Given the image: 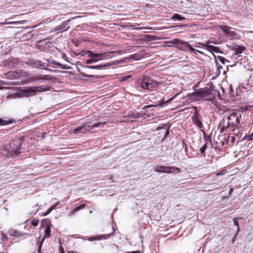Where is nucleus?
I'll use <instances>...</instances> for the list:
<instances>
[{"instance_id":"obj_5","label":"nucleus","mask_w":253,"mask_h":253,"mask_svg":"<svg viewBox=\"0 0 253 253\" xmlns=\"http://www.w3.org/2000/svg\"><path fill=\"white\" fill-rule=\"evenodd\" d=\"M207 95V93L204 90H200L192 93L191 95V97L197 100L199 98L204 97Z\"/></svg>"},{"instance_id":"obj_49","label":"nucleus","mask_w":253,"mask_h":253,"mask_svg":"<svg viewBox=\"0 0 253 253\" xmlns=\"http://www.w3.org/2000/svg\"><path fill=\"white\" fill-rule=\"evenodd\" d=\"M172 99V98H170V99H169L168 100H167L166 102H169V101H170Z\"/></svg>"},{"instance_id":"obj_27","label":"nucleus","mask_w":253,"mask_h":253,"mask_svg":"<svg viewBox=\"0 0 253 253\" xmlns=\"http://www.w3.org/2000/svg\"><path fill=\"white\" fill-rule=\"evenodd\" d=\"M81 74L82 75V77H84V78H93L95 79L98 78V76H97L86 75L82 72L81 73Z\"/></svg>"},{"instance_id":"obj_50","label":"nucleus","mask_w":253,"mask_h":253,"mask_svg":"<svg viewBox=\"0 0 253 253\" xmlns=\"http://www.w3.org/2000/svg\"><path fill=\"white\" fill-rule=\"evenodd\" d=\"M63 58H64L65 60H66L67 57H66L65 55H64Z\"/></svg>"},{"instance_id":"obj_51","label":"nucleus","mask_w":253,"mask_h":253,"mask_svg":"<svg viewBox=\"0 0 253 253\" xmlns=\"http://www.w3.org/2000/svg\"><path fill=\"white\" fill-rule=\"evenodd\" d=\"M164 103V102H162V103H161L159 105H160V106H162V105H163V104Z\"/></svg>"},{"instance_id":"obj_6","label":"nucleus","mask_w":253,"mask_h":253,"mask_svg":"<svg viewBox=\"0 0 253 253\" xmlns=\"http://www.w3.org/2000/svg\"><path fill=\"white\" fill-rule=\"evenodd\" d=\"M177 47L181 50H187L189 47H191V45L188 42L182 41L180 43L177 45Z\"/></svg>"},{"instance_id":"obj_18","label":"nucleus","mask_w":253,"mask_h":253,"mask_svg":"<svg viewBox=\"0 0 253 253\" xmlns=\"http://www.w3.org/2000/svg\"><path fill=\"white\" fill-rule=\"evenodd\" d=\"M219 28L224 32L226 34H227L228 30L230 29V27L227 25H221L219 26Z\"/></svg>"},{"instance_id":"obj_52","label":"nucleus","mask_w":253,"mask_h":253,"mask_svg":"<svg viewBox=\"0 0 253 253\" xmlns=\"http://www.w3.org/2000/svg\"><path fill=\"white\" fill-rule=\"evenodd\" d=\"M68 253H76L73 251H70Z\"/></svg>"},{"instance_id":"obj_22","label":"nucleus","mask_w":253,"mask_h":253,"mask_svg":"<svg viewBox=\"0 0 253 253\" xmlns=\"http://www.w3.org/2000/svg\"><path fill=\"white\" fill-rule=\"evenodd\" d=\"M149 84H151V85H150V87L151 88V90L153 89V88L157 87L158 85V83L156 82L149 80L148 81Z\"/></svg>"},{"instance_id":"obj_12","label":"nucleus","mask_w":253,"mask_h":253,"mask_svg":"<svg viewBox=\"0 0 253 253\" xmlns=\"http://www.w3.org/2000/svg\"><path fill=\"white\" fill-rule=\"evenodd\" d=\"M142 116L141 115H140V113H130L128 115V117L129 118V119H130V121H132V119H138L140 117H141Z\"/></svg>"},{"instance_id":"obj_30","label":"nucleus","mask_w":253,"mask_h":253,"mask_svg":"<svg viewBox=\"0 0 253 253\" xmlns=\"http://www.w3.org/2000/svg\"><path fill=\"white\" fill-rule=\"evenodd\" d=\"M189 49H190V50L191 51H192L193 52L195 53L196 54L198 52V53H202V52L194 48L193 47H192V46L191 45V47H189Z\"/></svg>"},{"instance_id":"obj_47","label":"nucleus","mask_w":253,"mask_h":253,"mask_svg":"<svg viewBox=\"0 0 253 253\" xmlns=\"http://www.w3.org/2000/svg\"><path fill=\"white\" fill-rule=\"evenodd\" d=\"M15 233H16V236H22L23 235V234H18L17 232H16Z\"/></svg>"},{"instance_id":"obj_24","label":"nucleus","mask_w":253,"mask_h":253,"mask_svg":"<svg viewBox=\"0 0 253 253\" xmlns=\"http://www.w3.org/2000/svg\"><path fill=\"white\" fill-rule=\"evenodd\" d=\"M50 235V228L49 226L46 227L45 229V236L44 238L49 237Z\"/></svg>"},{"instance_id":"obj_25","label":"nucleus","mask_w":253,"mask_h":253,"mask_svg":"<svg viewBox=\"0 0 253 253\" xmlns=\"http://www.w3.org/2000/svg\"><path fill=\"white\" fill-rule=\"evenodd\" d=\"M99 59H98V58H90V59H87L85 61V63L86 64H91V63L92 62H97L99 60Z\"/></svg>"},{"instance_id":"obj_3","label":"nucleus","mask_w":253,"mask_h":253,"mask_svg":"<svg viewBox=\"0 0 253 253\" xmlns=\"http://www.w3.org/2000/svg\"><path fill=\"white\" fill-rule=\"evenodd\" d=\"M194 109L195 112L192 118L193 124L196 125L198 128H202L203 127V124L199 118L197 108L195 107Z\"/></svg>"},{"instance_id":"obj_23","label":"nucleus","mask_w":253,"mask_h":253,"mask_svg":"<svg viewBox=\"0 0 253 253\" xmlns=\"http://www.w3.org/2000/svg\"><path fill=\"white\" fill-rule=\"evenodd\" d=\"M58 205V203L56 204L52 205L51 206L47 211L44 213V215H47L48 214H49L53 209H54L56 207V206Z\"/></svg>"},{"instance_id":"obj_40","label":"nucleus","mask_w":253,"mask_h":253,"mask_svg":"<svg viewBox=\"0 0 253 253\" xmlns=\"http://www.w3.org/2000/svg\"><path fill=\"white\" fill-rule=\"evenodd\" d=\"M219 60H220V62H221L222 63H224V58L222 57H220V56H218V57Z\"/></svg>"},{"instance_id":"obj_15","label":"nucleus","mask_w":253,"mask_h":253,"mask_svg":"<svg viewBox=\"0 0 253 253\" xmlns=\"http://www.w3.org/2000/svg\"><path fill=\"white\" fill-rule=\"evenodd\" d=\"M22 140H20L19 143H17V145H21L22 144ZM20 147L19 145H17V147L16 148H13L11 150V152H13L14 154H16V155H18L20 153Z\"/></svg>"},{"instance_id":"obj_46","label":"nucleus","mask_w":253,"mask_h":253,"mask_svg":"<svg viewBox=\"0 0 253 253\" xmlns=\"http://www.w3.org/2000/svg\"><path fill=\"white\" fill-rule=\"evenodd\" d=\"M128 253H140V251H134V252H129Z\"/></svg>"},{"instance_id":"obj_48","label":"nucleus","mask_w":253,"mask_h":253,"mask_svg":"<svg viewBox=\"0 0 253 253\" xmlns=\"http://www.w3.org/2000/svg\"><path fill=\"white\" fill-rule=\"evenodd\" d=\"M253 136V133L252 134L251 136H249L250 137V139H252V140H253V138H252V137Z\"/></svg>"},{"instance_id":"obj_1","label":"nucleus","mask_w":253,"mask_h":253,"mask_svg":"<svg viewBox=\"0 0 253 253\" xmlns=\"http://www.w3.org/2000/svg\"><path fill=\"white\" fill-rule=\"evenodd\" d=\"M38 89H42L43 90H45V88L43 87V86H39V87H31L26 89H24L23 91V94L27 97L32 96L35 95L38 92H40L41 91Z\"/></svg>"},{"instance_id":"obj_4","label":"nucleus","mask_w":253,"mask_h":253,"mask_svg":"<svg viewBox=\"0 0 253 253\" xmlns=\"http://www.w3.org/2000/svg\"><path fill=\"white\" fill-rule=\"evenodd\" d=\"M172 169L173 168L171 167L158 166L154 169V170L159 172L171 173L172 172Z\"/></svg>"},{"instance_id":"obj_41","label":"nucleus","mask_w":253,"mask_h":253,"mask_svg":"<svg viewBox=\"0 0 253 253\" xmlns=\"http://www.w3.org/2000/svg\"><path fill=\"white\" fill-rule=\"evenodd\" d=\"M151 29L150 28H145V27H139V28H137L136 29Z\"/></svg>"},{"instance_id":"obj_8","label":"nucleus","mask_w":253,"mask_h":253,"mask_svg":"<svg viewBox=\"0 0 253 253\" xmlns=\"http://www.w3.org/2000/svg\"><path fill=\"white\" fill-rule=\"evenodd\" d=\"M85 126H88L87 124H85L84 126H82L76 128V129H74V133L77 134H78L80 131L84 133H85L87 131V130L84 129V127H85Z\"/></svg>"},{"instance_id":"obj_2","label":"nucleus","mask_w":253,"mask_h":253,"mask_svg":"<svg viewBox=\"0 0 253 253\" xmlns=\"http://www.w3.org/2000/svg\"><path fill=\"white\" fill-rule=\"evenodd\" d=\"M241 115H238L235 112H232L231 114L227 117L228 120V124L234 126H236L239 125L240 120L239 117Z\"/></svg>"},{"instance_id":"obj_10","label":"nucleus","mask_w":253,"mask_h":253,"mask_svg":"<svg viewBox=\"0 0 253 253\" xmlns=\"http://www.w3.org/2000/svg\"><path fill=\"white\" fill-rule=\"evenodd\" d=\"M51 63L53 64L56 65L59 67H60L61 69H70L71 67L68 65H63L59 62H57L55 61H52L51 62Z\"/></svg>"},{"instance_id":"obj_36","label":"nucleus","mask_w":253,"mask_h":253,"mask_svg":"<svg viewBox=\"0 0 253 253\" xmlns=\"http://www.w3.org/2000/svg\"><path fill=\"white\" fill-rule=\"evenodd\" d=\"M130 77H131V76H124V77H123L120 80H121V81L123 82V81H125L127 79H129Z\"/></svg>"},{"instance_id":"obj_32","label":"nucleus","mask_w":253,"mask_h":253,"mask_svg":"<svg viewBox=\"0 0 253 253\" xmlns=\"http://www.w3.org/2000/svg\"><path fill=\"white\" fill-rule=\"evenodd\" d=\"M84 207H85V204L82 205L77 207L76 208H75L74 209V211H78L80 210L84 209Z\"/></svg>"},{"instance_id":"obj_20","label":"nucleus","mask_w":253,"mask_h":253,"mask_svg":"<svg viewBox=\"0 0 253 253\" xmlns=\"http://www.w3.org/2000/svg\"><path fill=\"white\" fill-rule=\"evenodd\" d=\"M33 64L35 65V66L36 68L44 67L43 64H42V63L39 60L34 61L33 62Z\"/></svg>"},{"instance_id":"obj_38","label":"nucleus","mask_w":253,"mask_h":253,"mask_svg":"<svg viewBox=\"0 0 253 253\" xmlns=\"http://www.w3.org/2000/svg\"><path fill=\"white\" fill-rule=\"evenodd\" d=\"M225 173V170H222L219 172H218L216 174V176H219L220 175H223Z\"/></svg>"},{"instance_id":"obj_43","label":"nucleus","mask_w":253,"mask_h":253,"mask_svg":"<svg viewBox=\"0 0 253 253\" xmlns=\"http://www.w3.org/2000/svg\"><path fill=\"white\" fill-rule=\"evenodd\" d=\"M173 169H172H172H176L177 171L178 172H180V169L178 168H175V167H172Z\"/></svg>"},{"instance_id":"obj_11","label":"nucleus","mask_w":253,"mask_h":253,"mask_svg":"<svg viewBox=\"0 0 253 253\" xmlns=\"http://www.w3.org/2000/svg\"><path fill=\"white\" fill-rule=\"evenodd\" d=\"M150 85L151 84H149L148 81H146L145 80H143L141 83V87L144 89L151 90Z\"/></svg>"},{"instance_id":"obj_26","label":"nucleus","mask_w":253,"mask_h":253,"mask_svg":"<svg viewBox=\"0 0 253 253\" xmlns=\"http://www.w3.org/2000/svg\"><path fill=\"white\" fill-rule=\"evenodd\" d=\"M181 41H182L179 40V39H172L171 41H170L169 42L171 43H172V44H177L178 45L179 44V43H180Z\"/></svg>"},{"instance_id":"obj_45","label":"nucleus","mask_w":253,"mask_h":253,"mask_svg":"<svg viewBox=\"0 0 253 253\" xmlns=\"http://www.w3.org/2000/svg\"><path fill=\"white\" fill-rule=\"evenodd\" d=\"M236 238V236H234L232 240V243H234V241L235 240Z\"/></svg>"},{"instance_id":"obj_34","label":"nucleus","mask_w":253,"mask_h":253,"mask_svg":"<svg viewBox=\"0 0 253 253\" xmlns=\"http://www.w3.org/2000/svg\"><path fill=\"white\" fill-rule=\"evenodd\" d=\"M233 222H234V224L237 226V228H239V223H238V222L237 221V217H235L233 218Z\"/></svg>"},{"instance_id":"obj_17","label":"nucleus","mask_w":253,"mask_h":253,"mask_svg":"<svg viewBox=\"0 0 253 253\" xmlns=\"http://www.w3.org/2000/svg\"><path fill=\"white\" fill-rule=\"evenodd\" d=\"M245 49V48L244 47L240 46H237L234 48L236 54H241Z\"/></svg>"},{"instance_id":"obj_9","label":"nucleus","mask_w":253,"mask_h":253,"mask_svg":"<svg viewBox=\"0 0 253 253\" xmlns=\"http://www.w3.org/2000/svg\"><path fill=\"white\" fill-rule=\"evenodd\" d=\"M112 233L111 234H107V235H102L101 236H99V237H89L87 240L88 241H93L94 240H100V239H107L109 237H110L111 236V235H112Z\"/></svg>"},{"instance_id":"obj_53","label":"nucleus","mask_w":253,"mask_h":253,"mask_svg":"<svg viewBox=\"0 0 253 253\" xmlns=\"http://www.w3.org/2000/svg\"><path fill=\"white\" fill-rule=\"evenodd\" d=\"M45 60H46L47 62H49V59H45Z\"/></svg>"},{"instance_id":"obj_28","label":"nucleus","mask_w":253,"mask_h":253,"mask_svg":"<svg viewBox=\"0 0 253 253\" xmlns=\"http://www.w3.org/2000/svg\"><path fill=\"white\" fill-rule=\"evenodd\" d=\"M67 22L62 23L60 25H59V26H58L57 27V28H56L57 29L56 30H61V29H63L65 26V25L67 24Z\"/></svg>"},{"instance_id":"obj_21","label":"nucleus","mask_w":253,"mask_h":253,"mask_svg":"<svg viewBox=\"0 0 253 253\" xmlns=\"http://www.w3.org/2000/svg\"><path fill=\"white\" fill-rule=\"evenodd\" d=\"M105 123H106L105 122L98 123L94 124L91 126H89L88 124H87L88 126V127H90L91 129H93L95 127H98V126H100L101 125L105 124Z\"/></svg>"},{"instance_id":"obj_16","label":"nucleus","mask_w":253,"mask_h":253,"mask_svg":"<svg viewBox=\"0 0 253 253\" xmlns=\"http://www.w3.org/2000/svg\"><path fill=\"white\" fill-rule=\"evenodd\" d=\"M162 129L164 133H165L164 138H166L169 134V130L168 126L167 125H164L162 127H158L157 130Z\"/></svg>"},{"instance_id":"obj_39","label":"nucleus","mask_w":253,"mask_h":253,"mask_svg":"<svg viewBox=\"0 0 253 253\" xmlns=\"http://www.w3.org/2000/svg\"><path fill=\"white\" fill-rule=\"evenodd\" d=\"M14 22H5V23H0V25H7V24H14Z\"/></svg>"},{"instance_id":"obj_33","label":"nucleus","mask_w":253,"mask_h":253,"mask_svg":"<svg viewBox=\"0 0 253 253\" xmlns=\"http://www.w3.org/2000/svg\"><path fill=\"white\" fill-rule=\"evenodd\" d=\"M206 149H207V144H205L201 148H200L201 153L202 154L204 153Z\"/></svg>"},{"instance_id":"obj_7","label":"nucleus","mask_w":253,"mask_h":253,"mask_svg":"<svg viewBox=\"0 0 253 253\" xmlns=\"http://www.w3.org/2000/svg\"><path fill=\"white\" fill-rule=\"evenodd\" d=\"M110 64H106L103 65H97V66H87V65H82V68L84 69H98L101 70L103 68L110 66Z\"/></svg>"},{"instance_id":"obj_42","label":"nucleus","mask_w":253,"mask_h":253,"mask_svg":"<svg viewBox=\"0 0 253 253\" xmlns=\"http://www.w3.org/2000/svg\"><path fill=\"white\" fill-rule=\"evenodd\" d=\"M60 253H65L62 247H60Z\"/></svg>"},{"instance_id":"obj_13","label":"nucleus","mask_w":253,"mask_h":253,"mask_svg":"<svg viewBox=\"0 0 253 253\" xmlns=\"http://www.w3.org/2000/svg\"><path fill=\"white\" fill-rule=\"evenodd\" d=\"M206 46H207L208 49L210 51L215 52L216 53L220 52L219 49L216 46L209 44H207Z\"/></svg>"},{"instance_id":"obj_37","label":"nucleus","mask_w":253,"mask_h":253,"mask_svg":"<svg viewBox=\"0 0 253 253\" xmlns=\"http://www.w3.org/2000/svg\"><path fill=\"white\" fill-rule=\"evenodd\" d=\"M8 123L7 121L3 120L2 119H0V125H4L5 124H7Z\"/></svg>"},{"instance_id":"obj_31","label":"nucleus","mask_w":253,"mask_h":253,"mask_svg":"<svg viewBox=\"0 0 253 253\" xmlns=\"http://www.w3.org/2000/svg\"><path fill=\"white\" fill-rule=\"evenodd\" d=\"M229 37H233L236 35V34L233 31H230L228 30L227 34H226Z\"/></svg>"},{"instance_id":"obj_44","label":"nucleus","mask_w":253,"mask_h":253,"mask_svg":"<svg viewBox=\"0 0 253 253\" xmlns=\"http://www.w3.org/2000/svg\"><path fill=\"white\" fill-rule=\"evenodd\" d=\"M239 232V228H237V231L236 232V234H235V236H237Z\"/></svg>"},{"instance_id":"obj_54","label":"nucleus","mask_w":253,"mask_h":253,"mask_svg":"<svg viewBox=\"0 0 253 253\" xmlns=\"http://www.w3.org/2000/svg\"><path fill=\"white\" fill-rule=\"evenodd\" d=\"M113 232H115V230L114 229V228H113Z\"/></svg>"},{"instance_id":"obj_14","label":"nucleus","mask_w":253,"mask_h":253,"mask_svg":"<svg viewBox=\"0 0 253 253\" xmlns=\"http://www.w3.org/2000/svg\"><path fill=\"white\" fill-rule=\"evenodd\" d=\"M87 53H88V56L89 57L93 58H98L99 57H100L102 56V55H103V54H102V53H100V54H95V53H92L90 51H88L87 52Z\"/></svg>"},{"instance_id":"obj_29","label":"nucleus","mask_w":253,"mask_h":253,"mask_svg":"<svg viewBox=\"0 0 253 253\" xmlns=\"http://www.w3.org/2000/svg\"><path fill=\"white\" fill-rule=\"evenodd\" d=\"M39 223V220L36 219H33L32 220L31 224L32 225L36 226L38 225Z\"/></svg>"},{"instance_id":"obj_19","label":"nucleus","mask_w":253,"mask_h":253,"mask_svg":"<svg viewBox=\"0 0 253 253\" xmlns=\"http://www.w3.org/2000/svg\"><path fill=\"white\" fill-rule=\"evenodd\" d=\"M172 19H176L178 20H182L185 19V18L181 16L179 14L175 13L174 14L172 17Z\"/></svg>"},{"instance_id":"obj_35","label":"nucleus","mask_w":253,"mask_h":253,"mask_svg":"<svg viewBox=\"0 0 253 253\" xmlns=\"http://www.w3.org/2000/svg\"><path fill=\"white\" fill-rule=\"evenodd\" d=\"M158 106V105H145V106H144L143 107V109H146L147 108H150V107H157Z\"/></svg>"}]
</instances>
